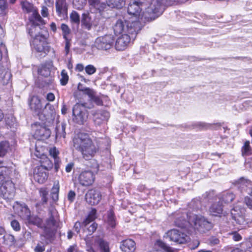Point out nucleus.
I'll return each mask as SVG.
<instances>
[{"label":"nucleus","mask_w":252,"mask_h":252,"mask_svg":"<svg viewBox=\"0 0 252 252\" xmlns=\"http://www.w3.org/2000/svg\"><path fill=\"white\" fill-rule=\"evenodd\" d=\"M89 4L96 9L101 10L104 7V4H100L98 0H89Z\"/></svg>","instance_id":"nucleus-43"},{"label":"nucleus","mask_w":252,"mask_h":252,"mask_svg":"<svg viewBox=\"0 0 252 252\" xmlns=\"http://www.w3.org/2000/svg\"><path fill=\"white\" fill-rule=\"evenodd\" d=\"M15 194L14 185L11 180L2 183L0 187V194L6 200L12 199Z\"/></svg>","instance_id":"nucleus-11"},{"label":"nucleus","mask_w":252,"mask_h":252,"mask_svg":"<svg viewBox=\"0 0 252 252\" xmlns=\"http://www.w3.org/2000/svg\"><path fill=\"white\" fill-rule=\"evenodd\" d=\"M12 172L11 169L0 161V184L4 183L9 179L10 174Z\"/></svg>","instance_id":"nucleus-23"},{"label":"nucleus","mask_w":252,"mask_h":252,"mask_svg":"<svg viewBox=\"0 0 252 252\" xmlns=\"http://www.w3.org/2000/svg\"><path fill=\"white\" fill-rule=\"evenodd\" d=\"M114 42L113 36L107 34L98 37L95 40L94 46L98 49L107 50L113 46Z\"/></svg>","instance_id":"nucleus-9"},{"label":"nucleus","mask_w":252,"mask_h":252,"mask_svg":"<svg viewBox=\"0 0 252 252\" xmlns=\"http://www.w3.org/2000/svg\"><path fill=\"white\" fill-rule=\"evenodd\" d=\"M108 6L111 8H120L125 5V0H106Z\"/></svg>","instance_id":"nucleus-31"},{"label":"nucleus","mask_w":252,"mask_h":252,"mask_svg":"<svg viewBox=\"0 0 252 252\" xmlns=\"http://www.w3.org/2000/svg\"><path fill=\"white\" fill-rule=\"evenodd\" d=\"M34 180L39 184H43L48 179L47 170L43 166H37L33 170Z\"/></svg>","instance_id":"nucleus-17"},{"label":"nucleus","mask_w":252,"mask_h":252,"mask_svg":"<svg viewBox=\"0 0 252 252\" xmlns=\"http://www.w3.org/2000/svg\"><path fill=\"white\" fill-rule=\"evenodd\" d=\"M187 0H165L166 3L168 4H173L178 3H184L186 2Z\"/></svg>","instance_id":"nucleus-54"},{"label":"nucleus","mask_w":252,"mask_h":252,"mask_svg":"<svg viewBox=\"0 0 252 252\" xmlns=\"http://www.w3.org/2000/svg\"><path fill=\"white\" fill-rule=\"evenodd\" d=\"M11 226L13 230L16 231H19L21 229V226L19 222L15 220L11 221Z\"/></svg>","instance_id":"nucleus-52"},{"label":"nucleus","mask_w":252,"mask_h":252,"mask_svg":"<svg viewBox=\"0 0 252 252\" xmlns=\"http://www.w3.org/2000/svg\"><path fill=\"white\" fill-rule=\"evenodd\" d=\"M136 36H133L132 34H125L121 35L117 39L115 43V48L119 51L125 50L129 45L130 42L134 40Z\"/></svg>","instance_id":"nucleus-14"},{"label":"nucleus","mask_w":252,"mask_h":252,"mask_svg":"<svg viewBox=\"0 0 252 252\" xmlns=\"http://www.w3.org/2000/svg\"><path fill=\"white\" fill-rule=\"evenodd\" d=\"M242 153L243 156H249L252 154V150L250 146L249 141L245 142L242 148Z\"/></svg>","instance_id":"nucleus-39"},{"label":"nucleus","mask_w":252,"mask_h":252,"mask_svg":"<svg viewBox=\"0 0 252 252\" xmlns=\"http://www.w3.org/2000/svg\"><path fill=\"white\" fill-rule=\"evenodd\" d=\"M86 4V0H73L74 7L77 9L81 10L83 8Z\"/></svg>","instance_id":"nucleus-42"},{"label":"nucleus","mask_w":252,"mask_h":252,"mask_svg":"<svg viewBox=\"0 0 252 252\" xmlns=\"http://www.w3.org/2000/svg\"><path fill=\"white\" fill-rule=\"evenodd\" d=\"M170 5L166 3L165 0H152L150 6L142 12L146 6L144 3L139 0H132L127 7V13L129 16L128 18L136 21L143 18L147 21L154 20L162 14L164 5Z\"/></svg>","instance_id":"nucleus-1"},{"label":"nucleus","mask_w":252,"mask_h":252,"mask_svg":"<svg viewBox=\"0 0 252 252\" xmlns=\"http://www.w3.org/2000/svg\"><path fill=\"white\" fill-rule=\"evenodd\" d=\"M88 119L87 111L83 104L77 103L73 107L72 120L79 125H83Z\"/></svg>","instance_id":"nucleus-8"},{"label":"nucleus","mask_w":252,"mask_h":252,"mask_svg":"<svg viewBox=\"0 0 252 252\" xmlns=\"http://www.w3.org/2000/svg\"><path fill=\"white\" fill-rule=\"evenodd\" d=\"M43 32L44 33L40 34L39 36L34 37L31 41L32 46L38 52H43L45 51L47 44V39L49 35L48 33H45V31Z\"/></svg>","instance_id":"nucleus-13"},{"label":"nucleus","mask_w":252,"mask_h":252,"mask_svg":"<svg viewBox=\"0 0 252 252\" xmlns=\"http://www.w3.org/2000/svg\"><path fill=\"white\" fill-rule=\"evenodd\" d=\"M94 175L90 170L82 171L78 177V181L82 186L92 185L94 181Z\"/></svg>","instance_id":"nucleus-15"},{"label":"nucleus","mask_w":252,"mask_h":252,"mask_svg":"<svg viewBox=\"0 0 252 252\" xmlns=\"http://www.w3.org/2000/svg\"><path fill=\"white\" fill-rule=\"evenodd\" d=\"M9 145L7 141H2L0 143V157L3 156L8 151Z\"/></svg>","instance_id":"nucleus-38"},{"label":"nucleus","mask_w":252,"mask_h":252,"mask_svg":"<svg viewBox=\"0 0 252 252\" xmlns=\"http://www.w3.org/2000/svg\"><path fill=\"white\" fill-rule=\"evenodd\" d=\"M94 121L95 125L100 126L105 123L109 118V113L105 110H98L93 113Z\"/></svg>","instance_id":"nucleus-18"},{"label":"nucleus","mask_w":252,"mask_h":252,"mask_svg":"<svg viewBox=\"0 0 252 252\" xmlns=\"http://www.w3.org/2000/svg\"><path fill=\"white\" fill-rule=\"evenodd\" d=\"M42 160H41V165L43 166L46 170H48L53 167V163L52 161L45 156H43Z\"/></svg>","instance_id":"nucleus-34"},{"label":"nucleus","mask_w":252,"mask_h":252,"mask_svg":"<svg viewBox=\"0 0 252 252\" xmlns=\"http://www.w3.org/2000/svg\"><path fill=\"white\" fill-rule=\"evenodd\" d=\"M81 22L82 27L87 30H90L93 27H96L98 24L94 14L88 12L82 14Z\"/></svg>","instance_id":"nucleus-12"},{"label":"nucleus","mask_w":252,"mask_h":252,"mask_svg":"<svg viewBox=\"0 0 252 252\" xmlns=\"http://www.w3.org/2000/svg\"><path fill=\"white\" fill-rule=\"evenodd\" d=\"M107 223L112 228L115 227L116 225L115 216L111 210L108 212Z\"/></svg>","instance_id":"nucleus-33"},{"label":"nucleus","mask_w":252,"mask_h":252,"mask_svg":"<svg viewBox=\"0 0 252 252\" xmlns=\"http://www.w3.org/2000/svg\"><path fill=\"white\" fill-rule=\"evenodd\" d=\"M222 210V202L220 201L213 204L209 210L210 214L214 216H220Z\"/></svg>","instance_id":"nucleus-26"},{"label":"nucleus","mask_w":252,"mask_h":252,"mask_svg":"<svg viewBox=\"0 0 252 252\" xmlns=\"http://www.w3.org/2000/svg\"><path fill=\"white\" fill-rule=\"evenodd\" d=\"M67 252H77L76 245L71 246L67 250Z\"/></svg>","instance_id":"nucleus-64"},{"label":"nucleus","mask_w":252,"mask_h":252,"mask_svg":"<svg viewBox=\"0 0 252 252\" xmlns=\"http://www.w3.org/2000/svg\"><path fill=\"white\" fill-rule=\"evenodd\" d=\"M231 235L232 236V238L235 241H239L242 239L241 236L237 232H233Z\"/></svg>","instance_id":"nucleus-57"},{"label":"nucleus","mask_w":252,"mask_h":252,"mask_svg":"<svg viewBox=\"0 0 252 252\" xmlns=\"http://www.w3.org/2000/svg\"><path fill=\"white\" fill-rule=\"evenodd\" d=\"M98 243L99 244L101 252H110L108 244L107 242L99 239L98 240Z\"/></svg>","instance_id":"nucleus-41"},{"label":"nucleus","mask_w":252,"mask_h":252,"mask_svg":"<svg viewBox=\"0 0 252 252\" xmlns=\"http://www.w3.org/2000/svg\"><path fill=\"white\" fill-rule=\"evenodd\" d=\"M166 237L178 244H184L189 240V237L186 234L175 229L168 231L166 233Z\"/></svg>","instance_id":"nucleus-10"},{"label":"nucleus","mask_w":252,"mask_h":252,"mask_svg":"<svg viewBox=\"0 0 252 252\" xmlns=\"http://www.w3.org/2000/svg\"><path fill=\"white\" fill-rule=\"evenodd\" d=\"M90 100L92 102H94L98 105H100L102 104V101L101 99L99 96L96 95L95 93L94 94L93 97H92Z\"/></svg>","instance_id":"nucleus-51"},{"label":"nucleus","mask_w":252,"mask_h":252,"mask_svg":"<svg viewBox=\"0 0 252 252\" xmlns=\"http://www.w3.org/2000/svg\"><path fill=\"white\" fill-rule=\"evenodd\" d=\"M3 244L12 246L14 243L15 239L13 235L9 234H5L3 236Z\"/></svg>","instance_id":"nucleus-37"},{"label":"nucleus","mask_w":252,"mask_h":252,"mask_svg":"<svg viewBox=\"0 0 252 252\" xmlns=\"http://www.w3.org/2000/svg\"><path fill=\"white\" fill-rule=\"evenodd\" d=\"M52 66L51 64H49L48 66L43 65L38 69V72L41 75L47 77L50 74V67Z\"/></svg>","instance_id":"nucleus-35"},{"label":"nucleus","mask_w":252,"mask_h":252,"mask_svg":"<svg viewBox=\"0 0 252 252\" xmlns=\"http://www.w3.org/2000/svg\"><path fill=\"white\" fill-rule=\"evenodd\" d=\"M55 95L52 93H48L47 94L46 99L49 101H54L55 99Z\"/></svg>","instance_id":"nucleus-63"},{"label":"nucleus","mask_w":252,"mask_h":252,"mask_svg":"<svg viewBox=\"0 0 252 252\" xmlns=\"http://www.w3.org/2000/svg\"><path fill=\"white\" fill-rule=\"evenodd\" d=\"M86 201L91 205L98 204L101 199L100 192L95 189H89L85 195Z\"/></svg>","instance_id":"nucleus-16"},{"label":"nucleus","mask_w":252,"mask_h":252,"mask_svg":"<svg viewBox=\"0 0 252 252\" xmlns=\"http://www.w3.org/2000/svg\"><path fill=\"white\" fill-rule=\"evenodd\" d=\"M97 224L96 223H93L88 228V231L89 232V234H92L94 232L96 229Z\"/></svg>","instance_id":"nucleus-59"},{"label":"nucleus","mask_w":252,"mask_h":252,"mask_svg":"<svg viewBox=\"0 0 252 252\" xmlns=\"http://www.w3.org/2000/svg\"><path fill=\"white\" fill-rule=\"evenodd\" d=\"M74 166V164L72 162L68 163L65 167V171L67 173H69Z\"/></svg>","instance_id":"nucleus-60"},{"label":"nucleus","mask_w":252,"mask_h":252,"mask_svg":"<svg viewBox=\"0 0 252 252\" xmlns=\"http://www.w3.org/2000/svg\"><path fill=\"white\" fill-rule=\"evenodd\" d=\"M44 20L40 16V19L38 17H30L29 22L27 24L29 34L33 38L39 36L40 34L44 33L43 31H45L46 33H48L47 29L44 26Z\"/></svg>","instance_id":"nucleus-6"},{"label":"nucleus","mask_w":252,"mask_h":252,"mask_svg":"<svg viewBox=\"0 0 252 252\" xmlns=\"http://www.w3.org/2000/svg\"><path fill=\"white\" fill-rule=\"evenodd\" d=\"M150 252H176V251L162 241L157 240L155 243L153 250Z\"/></svg>","instance_id":"nucleus-22"},{"label":"nucleus","mask_w":252,"mask_h":252,"mask_svg":"<svg viewBox=\"0 0 252 252\" xmlns=\"http://www.w3.org/2000/svg\"><path fill=\"white\" fill-rule=\"evenodd\" d=\"M29 106L31 109L39 112L42 108L41 100L37 96H32L29 100Z\"/></svg>","instance_id":"nucleus-25"},{"label":"nucleus","mask_w":252,"mask_h":252,"mask_svg":"<svg viewBox=\"0 0 252 252\" xmlns=\"http://www.w3.org/2000/svg\"><path fill=\"white\" fill-rule=\"evenodd\" d=\"M65 40V51L66 54H67L69 51V49L71 46L70 39L69 38H64Z\"/></svg>","instance_id":"nucleus-53"},{"label":"nucleus","mask_w":252,"mask_h":252,"mask_svg":"<svg viewBox=\"0 0 252 252\" xmlns=\"http://www.w3.org/2000/svg\"><path fill=\"white\" fill-rule=\"evenodd\" d=\"M22 8L24 12L29 14L30 17H38L40 19V15L35 7L33 5L27 1H23L21 2Z\"/></svg>","instance_id":"nucleus-20"},{"label":"nucleus","mask_w":252,"mask_h":252,"mask_svg":"<svg viewBox=\"0 0 252 252\" xmlns=\"http://www.w3.org/2000/svg\"><path fill=\"white\" fill-rule=\"evenodd\" d=\"M68 81V76L67 73L65 70H63L61 72V83L62 85H65L67 83Z\"/></svg>","instance_id":"nucleus-47"},{"label":"nucleus","mask_w":252,"mask_h":252,"mask_svg":"<svg viewBox=\"0 0 252 252\" xmlns=\"http://www.w3.org/2000/svg\"><path fill=\"white\" fill-rule=\"evenodd\" d=\"M175 224L181 228H188L191 226L195 229L204 232L213 227L212 223L207 220L204 217L197 216L186 211H179L174 215Z\"/></svg>","instance_id":"nucleus-2"},{"label":"nucleus","mask_w":252,"mask_h":252,"mask_svg":"<svg viewBox=\"0 0 252 252\" xmlns=\"http://www.w3.org/2000/svg\"><path fill=\"white\" fill-rule=\"evenodd\" d=\"M113 28L116 35L128 34L136 36L137 32L141 30V24L139 21H133L126 16L117 20Z\"/></svg>","instance_id":"nucleus-4"},{"label":"nucleus","mask_w":252,"mask_h":252,"mask_svg":"<svg viewBox=\"0 0 252 252\" xmlns=\"http://www.w3.org/2000/svg\"><path fill=\"white\" fill-rule=\"evenodd\" d=\"M56 11L59 16L65 13L67 8L65 0H58L56 3Z\"/></svg>","instance_id":"nucleus-27"},{"label":"nucleus","mask_w":252,"mask_h":252,"mask_svg":"<svg viewBox=\"0 0 252 252\" xmlns=\"http://www.w3.org/2000/svg\"><path fill=\"white\" fill-rule=\"evenodd\" d=\"M60 186L59 183L54 184L51 190V197L52 199L56 201L59 199V192Z\"/></svg>","instance_id":"nucleus-36"},{"label":"nucleus","mask_w":252,"mask_h":252,"mask_svg":"<svg viewBox=\"0 0 252 252\" xmlns=\"http://www.w3.org/2000/svg\"><path fill=\"white\" fill-rule=\"evenodd\" d=\"M25 220L30 224L35 225L40 228L42 227V220L36 216H31L30 214Z\"/></svg>","instance_id":"nucleus-30"},{"label":"nucleus","mask_w":252,"mask_h":252,"mask_svg":"<svg viewBox=\"0 0 252 252\" xmlns=\"http://www.w3.org/2000/svg\"><path fill=\"white\" fill-rule=\"evenodd\" d=\"M7 2L6 0H0V15L6 13Z\"/></svg>","instance_id":"nucleus-48"},{"label":"nucleus","mask_w":252,"mask_h":252,"mask_svg":"<svg viewBox=\"0 0 252 252\" xmlns=\"http://www.w3.org/2000/svg\"><path fill=\"white\" fill-rule=\"evenodd\" d=\"M78 89L79 91L82 92L83 94L87 95L90 99L95 93L93 89L90 88L82 87L80 83L78 84Z\"/></svg>","instance_id":"nucleus-32"},{"label":"nucleus","mask_w":252,"mask_h":252,"mask_svg":"<svg viewBox=\"0 0 252 252\" xmlns=\"http://www.w3.org/2000/svg\"><path fill=\"white\" fill-rule=\"evenodd\" d=\"M74 146L85 159L93 158L98 150L89 135L84 132L79 133L74 139Z\"/></svg>","instance_id":"nucleus-3"},{"label":"nucleus","mask_w":252,"mask_h":252,"mask_svg":"<svg viewBox=\"0 0 252 252\" xmlns=\"http://www.w3.org/2000/svg\"><path fill=\"white\" fill-rule=\"evenodd\" d=\"M4 80H3V84H7L8 82L10 80L11 78V74L9 72H5L4 76Z\"/></svg>","instance_id":"nucleus-61"},{"label":"nucleus","mask_w":252,"mask_h":252,"mask_svg":"<svg viewBox=\"0 0 252 252\" xmlns=\"http://www.w3.org/2000/svg\"><path fill=\"white\" fill-rule=\"evenodd\" d=\"M70 19L71 23L79 25L80 22V18L78 13L76 11H72L70 14Z\"/></svg>","instance_id":"nucleus-40"},{"label":"nucleus","mask_w":252,"mask_h":252,"mask_svg":"<svg viewBox=\"0 0 252 252\" xmlns=\"http://www.w3.org/2000/svg\"><path fill=\"white\" fill-rule=\"evenodd\" d=\"M45 130V129L44 127H40L39 129H37L35 133V135L37 138L41 137L43 136L44 133L43 132Z\"/></svg>","instance_id":"nucleus-56"},{"label":"nucleus","mask_w":252,"mask_h":252,"mask_svg":"<svg viewBox=\"0 0 252 252\" xmlns=\"http://www.w3.org/2000/svg\"><path fill=\"white\" fill-rule=\"evenodd\" d=\"M13 209L18 216L25 220L30 215V210L25 204L16 202L13 205Z\"/></svg>","instance_id":"nucleus-19"},{"label":"nucleus","mask_w":252,"mask_h":252,"mask_svg":"<svg viewBox=\"0 0 252 252\" xmlns=\"http://www.w3.org/2000/svg\"><path fill=\"white\" fill-rule=\"evenodd\" d=\"M41 13L43 17H47L48 15V9L47 7L46 6H42Z\"/></svg>","instance_id":"nucleus-62"},{"label":"nucleus","mask_w":252,"mask_h":252,"mask_svg":"<svg viewBox=\"0 0 252 252\" xmlns=\"http://www.w3.org/2000/svg\"><path fill=\"white\" fill-rule=\"evenodd\" d=\"M86 72L88 75H92L96 72V68L92 64L87 65L85 67Z\"/></svg>","instance_id":"nucleus-49"},{"label":"nucleus","mask_w":252,"mask_h":252,"mask_svg":"<svg viewBox=\"0 0 252 252\" xmlns=\"http://www.w3.org/2000/svg\"><path fill=\"white\" fill-rule=\"evenodd\" d=\"M235 195L231 192H226L223 195L222 200L225 203H229L234 199Z\"/></svg>","instance_id":"nucleus-46"},{"label":"nucleus","mask_w":252,"mask_h":252,"mask_svg":"<svg viewBox=\"0 0 252 252\" xmlns=\"http://www.w3.org/2000/svg\"><path fill=\"white\" fill-rule=\"evenodd\" d=\"M60 227V220L58 212L54 208L50 209L49 213V217L42 223V228L44 234L42 237L46 239H49Z\"/></svg>","instance_id":"nucleus-5"},{"label":"nucleus","mask_w":252,"mask_h":252,"mask_svg":"<svg viewBox=\"0 0 252 252\" xmlns=\"http://www.w3.org/2000/svg\"><path fill=\"white\" fill-rule=\"evenodd\" d=\"M61 28L63 32V38H68V35L70 33V29L68 26L65 24H62Z\"/></svg>","instance_id":"nucleus-45"},{"label":"nucleus","mask_w":252,"mask_h":252,"mask_svg":"<svg viewBox=\"0 0 252 252\" xmlns=\"http://www.w3.org/2000/svg\"><path fill=\"white\" fill-rule=\"evenodd\" d=\"M40 196L41 197V200L44 203H47L48 201L47 195L48 191L46 188H41L39 190Z\"/></svg>","instance_id":"nucleus-44"},{"label":"nucleus","mask_w":252,"mask_h":252,"mask_svg":"<svg viewBox=\"0 0 252 252\" xmlns=\"http://www.w3.org/2000/svg\"><path fill=\"white\" fill-rule=\"evenodd\" d=\"M49 153L50 155L54 159L55 168L57 169L58 168L59 163L60 162V158L58 157L59 151L55 147H53L49 149Z\"/></svg>","instance_id":"nucleus-29"},{"label":"nucleus","mask_w":252,"mask_h":252,"mask_svg":"<svg viewBox=\"0 0 252 252\" xmlns=\"http://www.w3.org/2000/svg\"><path fill=\"white\" fill-rule=\"evenodd\" d=\"M236 186L242 192H246L251 197H246L245 202L250 208L252 207V182L249 180L241 178L236 182Z\"/></svg>","instance_id":"nucleus-7"},{"label":"nucleus","mask_w":252,"mask_h":252,"mask_svg":"<svg viewBox=\"0 0 252 252\" xmlns=\"http://www.w3.org/2000/svg\"><path fill=\"white\" fill-rule=\"evenodd\" d=\"M136 248L135 242L131 239L124 240L120 243V248L123 252H134Z\"/></svg>","instance_id":"nucleus-21"},{"label":"nucleus","mask_w":252,"mask_h":252,"mask_svg":"<svg viewBox=\"0 0 252 252\" xmlns=\"http://www.w3.org/2000/svg\"><path fill=\"white\" fill-rule=\"evenodd\" d=\"M65 124L63 123L57 124L55 131L57 138H64L65 136Z\"/></svg>","instance_id":"nucleus-28"},{"label":"nucleus","mask_w":252,"mask_h":252,"mask_svg":"<svg viewBox=\"0 0 252 252\" xmlns=\"http://www.w3.org/2000/svg\"><path fill=\"white\" fill-rule=\"evenodd\" d=\"M95 213V210H93L92 211L91 213L88 215V217L86 218V219L85 220L84 222V223L85 224V225H87L91 221H93L94 219Z\"/></svg>","instance_id":"nucleus-50"},{"label":"nucleus","mask_w":252,"mask_h":252,"mask_svg":"<svg viewBox=\"0 0 252 252\" xmlns=\"http://www.w3.org/2000/svg\"><path fill=\"white\" fill-rule=\"evenodd\" d=\"M76 194L74 191L70 190L67 195V198L70 202H73L75 199Z\"/></svg>","instance_id":"nucleus-55"},{"label":"nucleus","mask_w":252,"mask_h":252,"mask_svg":"<svg viewBox=\"0 0 252 252\" xmlns=\"http://www.w3.org/2000/svg\"><path fill=\"white\" fill-rule=\"evenodd\" d=\"M45 250V247L43 244H38L34 249L35 252H43Z\"/></svg>","instance_id":"nucleus-58"},{"label":"nucleus","mask_w":252,"mask_h":252,"mask_svg":"<svg viewBox=\"0 0 252 252\" xmlns=\"http://www.w3.org/2000/svg\"><path fill=\"white\" fill-rule=\"evenodd\" d=\"M237 209V207H235L231 210L232 217L237 224L244 225L246 223V221L244 217L242 214L243 210H241L238 212Z\"/></svg>","instance_id":"nucleus-24"}]
</instances>
